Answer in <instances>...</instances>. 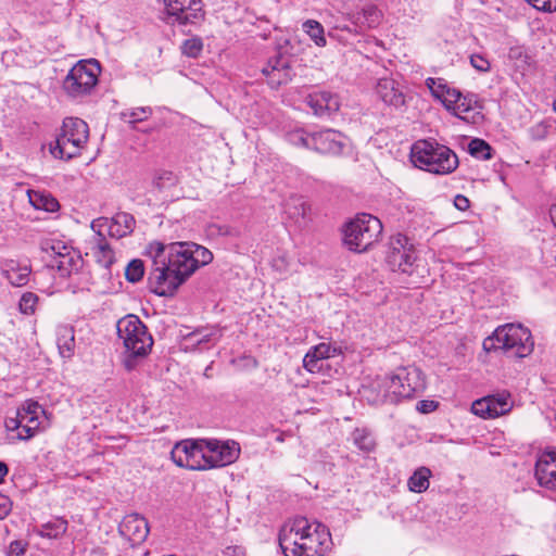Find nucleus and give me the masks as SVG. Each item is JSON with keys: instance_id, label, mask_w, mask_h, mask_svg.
Segmentation results:
<instances>
[{"instance_id": "50", "label": "nucleus", "mask_w": 556, "mask_h": 556, "mask_svg": "<svg viewBox=\"0 0 556 556\" xmlns=\"http://www.w3.org/2000/svg\"><path fill=\"white\" fill-rule=\"evenodd\" d=\"M470 64L479 72L485 73L490 70V62L481 54H472L470 56Z\"/></svg>"}, {"instance_id": "31", "label": "nucleus", "mask_w": 556, "mask_h": 556, "mask_svg": "<svg viewBox=\"0 0 556 556\" xmlns=\"http://www.w3.org/2000/svg\"><path fill=\"white\" fill-rule=\"evenodd\" d=\"M477 97L472 93L460 94L459 101L455 103V106L451 110L457 117L463 119L469 118V113L478 109Z\"/></svg>"}, {"instance_id": "40", "label": "nucleus", "mask_w": 556, "mask_h": 556, "mask_svg": "<svg viewBox=\"0 0 556 556\" xmlns=\"http://www.w3.org/2000/svg\"><path fill=\"white\" fill-rule=\"evenodd\" d=\"M41 249L52 257L51 261H59L61 255L70 251L72 247L59 240H46L41 243Z\"/></svg>"}, {"instance_id": "22", "label": "nucleus", "mask_w": 556, "mask_h": 556, "mask_svg": "<svg viewBox=\"0 0 556 556\" xmlns=\"http://www.w3.org/2000/svg\"><path fill=\"white\" fill-rule=\"evenodd\" d=\"M307 105L313 110L316 116H330L340 109L338 94L330 91H315L306 98Z\"/></svg>"}, {"instance_id": "46", "label": "nucleus", "mask_w": 556, "mask_h": 556, "mask_svg": "<svg viewBox=\"0 0 556 556\" xmlns=\"http://www.w3.org/2000/svg\"><path fill=\"white\" fill-rule=\"evenodd\" d=\"M462 92L451 86L448 88H445L444 96L441 97L440 101L443 103V105L451 111L457 101H459Z\"/></svg>"}, {"instance_id": "15", "label": "nucleus", "mask_w": 556, "mask_h": 556, "mask_svg": "<svg viewBox=\"0 0 556 556\" xmlns=\"http://www.w3.org/2000/svg\"><path fill=\"white\" fill-rule=\"evenodd\" d=\"M513 406L510 393L501 391L476 400L471 405V412L481 418L493 419L508 414Z\"/></svg>"}, {"instance_id": "1", "label": "nucleus", "mask_w": 556, "mask_h": 556, "mask_svg": "<svg viewBox=\"0 0 556 556\" xmlns=\"http://www.w3.org/2000/svg\"><path fill=\"white\" fill-rule=\"evenodd\" d=\"M147 255L152 260L149 287L160 296L173 295L200 266L213 260L208 249L193 242L153 241L147 248Z\"/></svg>"}, {"instance_id": "54", "label": "nucleus", "mask_w": 556, "mask_h": 556, "mask_svg": "<svg viewBox=\"0 0 556 556\" xmlns=\"http://www.w3.org/2000/svg\"><path fill=\"white\" fill-rule=\"evenodd\" d=\"M9 472V468L5 463L0 462V483L4 481L5 476Z\"/></svg>"}, {"instance_id": "5", "label": "nucleus", "mask_w": 556, "mask_h": 556, "mask_svg": "<svg viewBox=\"0 0 556 556\" xmlns=\"http://www.w3.org/2000/svg\"><path fill=\"white\" fill-rule=\"evenodd\" d=\"M412 163L426 172L446 175L458 166L457 155L446 146L432 140H418L410 149Z\"/></svg>"}, {"instance_id": "41", "label": "nucleus", "mask_w": 556, "mask_h": 556, "mask_svg": "<svg viewBox=\"0 0 556 556\" xmlns=\"http://www.w3.org/2000/svg\"><path fill=\"white\" fill-rule=\"evenodd\" d=\"M41 249L52 257L51 261H59L61 255L70 251L72 247L59 240H46L41 243Z\"/></svg>"}, {"instance_id": "43", "label": "nucleus", "mask_w": 556, "mask_h": 556, "mask_svg": "<svg viewBox=\"0 0 556 556\" xmlns=\"http://www.w3.org/2000/svg\"><path fill=\"white\" fill-rule=\"evenodd\" d=\"M144 275V265L141 260H132L125 269V277L129 282H138Z\"/></svg>"}, {"instance_id": "49", "label": "nucleus", "mask_w": 556, "mask_h": 556, "mask_svg": "<svg viewBox=\"0 0 556 556\" xmlns=\"http://www.w3.org/2000/svg\"><path fill=\"white\" fill-rule=\"evenodd\" d=\"M534 9L543 12L556 11V0H526Z\"/></svg>"}, {"instance_id": "17", "label": "nucleus", "mask_w": 556, "mask_h": 556, "mask_svg": "<svg viewBox=\"0 0 556 556\" xmlns=\"http://www.w3.org/2000/svg\"><path fill=\"white\" fill-rule=\"evenodd\" d=\"M262 74L267 78L271 87H278L287 84L292 78V68L290 58L281 53L270 58L267 64L262 68Z\"/></svg>"}, {"instance_id": "8", "label": "nucleus", "mask_w": 556, "mask_h": 556, "mask_svg": "<svg viewBox=\"0 0 556 556\" xmlns=\"http://www.w3.org/2000/svg\"><path fill=\"white\" fill-rule=\"evenodd\" d=\"M381 232V222L370 214L363 213L345 225L343 241L349 250L364 252L378 240Z\"/></svg>"}, {"instance_id": "4", "label": "nucleus", "mask_w": 556, "mask_h": 556, "mask_svg": "<svg viewBox=\"0 0 556 556\" xmlns=\"http://www.w3.org/2000/svg\"><path fill=\"white\" fill-rule=\"evenodd\" d=\"M116 328L125 348L123 365L127 371H131L151 352L153 338L140 318L132 314L121 318Z\"/></svg>"}, {"instance_id": "32", "label": "nucleus", "mask_w": 556, "mask_h": 556, "mask_svg": "<svg viewBox=\"0 0 556 556\" xmlns=\"http://www.w3.org/2000/svg\"><path fill=\"white\" fill-rule=\"evenodd\" d=\"M431 471L427 467L418 468L408 479V488L410 491L421 493L429 488V478Z\"/></svg>"}, {"instance_id": "42", "label": "nucleus", "mask_w": 556, "mask_h": 556, "mask_svg": "<svg viewBox=\"0 0 556 556\" xmlns=\"http://www.w3.org/2000/svg\"><path fill=\"white\" fill-rule=\"evenodd\" d=\"M39 302V296L34 292H24L18 302V309L24 315H34Z\"/></svg>"}, {"instance_id": "48", "label": "nucleus", "mask_w": 556, "mask_h": 556, "mask_svg": "<svg viewBox=\"0 0 556 556\" xmlns=\"http://www.w3.org/2000/svg\"><path fill=\"white\" fill-rule=\"evenodd\" d=\"M27 542L23 540L12 541L7 549V556H22L26 553Z\"/></svg>"}, {"instance_id": "30", "label": "nucleus", "mask_w": 556, "mask_h": 556, "mask_svg": "<svg viewBox=\"0 0 556 556\" xmlns=\"http://www.w3.org/2000/svg\"><path fill=\"white\" fill-rule=\"evenodd\" d=\"M355 24L361 30L365 28H375L381 21V12L372 4L365 5L355 16Z\"/></svg>"}, {"instance_id": "39", "label": "nucleus", "mask_w": 556, "mask_h": 556, "mask_svg": "<svg viewBox=\"0 0 556 556\" xmlns=\"http://www.w3.org/2000/svg\"><path fill=\"white\" fill-rule=\"evenodd\" d=\"M97 252L96 255L98 261L105 267H110L114 261V253L108 242L105 241L103 235L97 238Z\"/></svg>"}, {"instance_id": "14", "label": "nucleus", "mask_w": 556, "mask_h": 556, "mask_svg": "<svg viewBox=\"0 0 556 556\" xmlns=\"http://www.w3.org/2000/svg\"><path fill=\"white\" fill-rule=\"evenodd\" d=\"M240 445L236 441L205 439V470L235 463L240 456Z\"/></svg>"}, {"instance_id": "33", "label": "nucleus", "mask_w": 556, "mask_h": 556, "mask_svg": "<svg viewBox=\"0 0 556 556\" xmlns=\"http://www.w3.org/2000/svg\"><path fill=\"white\" fill-rule=\"evenodd\" d=\"M153 114L151 106H139L134 109H127L121 112V119L135 125L137 123L147 121Z\"/></svg>"}, {"instance_id": "56", "label": "nucleus", "mask_w": 556, "mask_h": 556, "mask_svg": "<svg viewBox=\"0 0 556 556\" xmlns=\"http://www.w3.org/2000/svg\"><path fill=\"white\" fill-rule=\"evenodd\" d=\"M224 233L228 236H236L237 231L233 229H226Z\"/></svg>"}, {"instance_id": "9", "label": "nucleus", "mask_w": 556, "mask_h": 556, "mask_svg": "<svg viewBox=\"0 0 556 556\" xmlns=\"http://www.w3.org/2000/svg\"><path fill=\"white\" fill-rule=\"evenodd\" d=\"M101 73L100 63L96 59L78 61L63 80V90L72 99L89 96L98 84Z\"/></svg>"}, {"instance_id": "10", "label": "nucleus", "mask_w": 556, "mask_h": 556, "mask_svg": "<svg viewBox=\"0 0 556 556\" xmlns=\"http://www.w3.org/2000/svg\"><path fill=\"white\" fill-rule=\"evenodd\" d=\"M88 137L89 127L85 121L78 117H66L56 137L55 147L51 148V153L60 159H73L80 153Z\"/></svg>"}, {"instance_id": "26", "label": "nucleus", "mask_w": 556, "mask_h": 556, "mask_svg": "<svg viewBox=\"0 0 556 556\" xmlns=\"http://www.w3.org/2000/svg\"><path fill=\"white\" fill-rule=\"evenodd\" d=\"M56 345L63 358H72L75 353V331L72 326L62 325L56 330Z\"/></svg>"}, {"instance_id": "6", "label": "nucleus", "mask_w": 556, "mask_h": 556, "mask_svg": "<svg viewBox=\"0 0 556 556\" xmlns=\"http://www.w3.org/2000/svg\"><path fill=\"white\" fill-rule=\"evenodd\" d=\"M386 262L391 270L408 275L409 283L419 286L424 282L425 266L406 236L399 233L390 239Z\"/></svg>"}, {"instance_id": "53", "label": "nucleus", "mask_w": 556, "mask_h": 556, "mask_svg": "<svg viewBox=\"0 0 556 556\" xmlns=\"http://www.w3.org/2000/svg\"><path fill=\"white\" fill-rule=\"evenodd\" d=\"M11 509V503L8 497L0 496V519L4 518Z\"/></svg>"}, {"instance_id": "47", "label": "nucleus", "mask_w": 556, "mask_h": 556, "mask_svg": "<svg viewBox=\"0 0 556 556\" xmlns=\"http://www.w3.org/2000/svg\"><path fill=\"white\" fill-rule=\"evenodd\" d=\"M174 182H175V177H174L173 173L167 172V170H164V172L157 174L153 178V186L159 190H163V189L174 185Z\"/></svg>"}, {"instance_id": "21", "label": "nucleus", "mask_w": 556, "mask_h": 556, "mask_svg": "<svg viewBox=\"0 0 556 556\" xmlns=\"http://www.w3.org/2000/svg\"><path fill=\"white\" fill-rule=\"evenodd\" d=\"M118 531L122 536L132 544H140L149 534L148 521L139 514H129L124 517Z\"/></svg>"}, {"instance_id": "19", "label": "nucleus", "mask_w": 556, "mask_h": 556, "mask_svg": "<svg viewBox=\"0 0 556 556\" xmlns=\"http://www.w3.org/2000/svg\"><path fill=\"white\" fill-rule=\"evenodd\" d=\"M345 146L344 136L332 129L312 132L311 150L323 154H340Z\"/></svg>"}, {"instance_id": "51", "label": "nucleus", "mask_w": 556, "mask_h": 556, "mask_svg": "<svg viewBox=\"0 0 556 556\" xmlns=\"http://www.w3.org/2000/svg\"><path fill=\"white\" fill-rule=\"evenodd\" d=\"M438 407V403L434 402V401H419L417 403V410L422 413V414H428V413H431L433 410H435Z\"/></svg>"}, {"instance_id": "44", "label": "nucleus", "mask_w": 556, "mask_h": 556, "mask_svg": "<svg viewBox=\"0 0 556 556\" xmlns=\"http://www.w3.org/2000/svg\"><path fill=\"white\" fill-rule=\"evenodd\" d=\"M426 86L429 88L431 94L440 100L442 96H444L445 88H448V84L443 78H432L429 77L426 79Z\"/></svg>"}, {"instance_id": "38", "label": "nucleus", "mask_w": 556, "mask_h": 556, "mask_svg": "<svg viewBox=\"0 0 556 556\" xmlns=\"http://www.w3.org/2000/svg\"><path fill=\"white\" fill-rule=\"evenodd\" d=\"M286 140L295 147L311 150L312 134L306 132L303 128H295L286 134Z\"/></svg>"}, {"instance_id": "29", "label": "nucleus", "mask_w": 556, "mask_h": 556, "mask_svg": "<svg viewBox=\"0 0 556 556\" xmlns=\"http://www.w3.org/2000/svg\"><path fill=\"white\" fill-rule=\"evenodd\" d=\"M81 262L80 255L72 248L59 261H51V267L58 268L62 276H68L79 269Z\"/></svg>"}, {"instance_id": "7", "label": "nucleus", "mask_w": 556, "mask_h": 556, "mask_svg": "<svg viewBox=\"0 0 556 556\" xmlns=\"http://www.w3.org/2000/svg\"><path fill=\"white\" fill-rule=\"evenodd\" d=\"M486 351L503 350L516 357L528 356L534 348L531 332L520 324H506L495 329L483 342Z\"/></svg>"}, {"instance_id": "28", "label": "nucleus", "mask_w": 556, "mask_h": 556, "mask_svg": "<svg viewBox=\"0 0 556 556\" xmlns=\"http://www.w3.org/2000/svg\"><path fill=\"white\" fill-rule=\"evenodd\" d=\"M27 194L29 203L36 210H42L49 213H54L60 210L59 201L45 190H28Z\"/></svg>"}, {"instance_id": "36", "label": "nucleus", "mask_w": 556, "mask_h": 556, "mask_svg": "<svg viewBox=\"0 0 556 556\" xmlns=\"http://www.w3.org/2000/svg\"><path fill=\"white\" fill-rule=\"evenodd\" d=\"M468 152L478 160H490L492 157L491 146L479 138L471 139L468 144Z\"/></svg>"}, {"instance_id": "2", "label": "nucleus", "mask_w": 556, "mask_h": 556, "mask_svg": "<svg viewBox=\"0 0 556 556\" xmlns=\"http://www.w3.org/2000/svg\"><path fill=\"white\" fill-rule=\"evenodd\" d=\"M331 544L328 528L305 517L290 520L279 532V545L286 556H325Z\"/></svg>"}, {"instance_id": "37", "label": "nucleus", "mask_w": 556, "mask_h": 556, "mask_svg": "<svg viewBox=\"0 0 556 556\" xmlns=\"http://www.w3.org/2000/svg\"><path fill=\"white\" fill-rule=\"evenodd\" d=\"M303 29L318 47L326 46L324 27L320 23L315 20H307L303 23Z\"/></svg>"}, {"instance_id": "3", "label": "nucleus", "mask_w": 556, "mask_h": 556, "mask_svg": "<svg viewBox=\"0 0 556 556\" xmlns=\"http://www.w3.org/2000/svg\"><path fill=\"white\" fill-rule=\"evenodd\" d=\"M426 381L421 370L415 366L400 367L391 375L377 377L364 387L363 396L374 405L397 404L424 392Z\"/></svg>"}, {"instance_id": "12", "label": "nucleus", "mask_w": 556, "mask_h": 556, "mask_svg": "<svg viewBox=\"0 0 556 556\" xmlns=\"http://www.w3.org/2000/svg\"><path fill=\"white\" fill-rule=\"evenodd\" d=\"M163 5L167 24L186 26L197 24L204 17L201 0H157Z\"/></svg>"}, {"instance_id": "35", "label": "nucleus", "mask_w": 556, "mask_h": 556, "mask_svg": "<svg viewBox=\"0 0 556 556\" xmlns=\"http://www.w3.org/2000/svg\"><path fill=\"white\" fill-rule=\"evenodd\" d=\"M311 211V206L302 198H292L286 205V212L290 217L305 219Z\"/></svg>"}, {"instance_id": "27", "label": "nucleus", "mask_w": 556, "mask_h": 556, "mask_svg": "<svg viewBox=\"0 0 556 556\" xmlns=\"http://www.w3.org/2000/svg\"><path fill=\"white\" fill-rule=\"evenodd\" d=\"M68 522L62 517H54L51 520L37 526L34 532L46 539H59L65 534Z\"/></svg>"}, {"instance_id": "20", "label": "nucleus", "mask_w": 556, "mask_h": 556, "mask_svg": "<svg viewBox=\"0 0 556 556\" xmlns=\"http://www.w3.org/2000/svg\"><path fill=\"white\" fill-rule=\"evenodd\" d=\"M534 476L542 488L556 490V452H544L539 456Z\"/></svg>"}, {"instance_id": "18", "label": "nucleus", "mask_w": 556, "mask_h": 556, "mask_svg": "<svg viewBox=\"0 0 556 556\" xmlns=\"http://www.w3.org/2000/svg\"><path fill=\"white\" fill-rule=\"evenodd\" d=\"M376 96L388 106L401 110L406 104V98L400 83L391 77L379 78L376 88Z\"/></svg>"}, {"instance_id": "11", "label": "nucleus", "mask_w": 556, "mask_h": 556, "mask_svg": "<svg viewBox=\"0 0 556 556\" xmlns=\"http://www.w3.org/2000/svg\"><path fill=\"white\" fill-rule=\"evenodd\" d=\"M45 409L38 402L25 401L15 413L14 417H7L4 426L8 431H18L17 439L29 440L39 430Z\"/></svg>"}, {"instance_id": "52", "label": "nucleus", "mask_w": 556, "mask_h": 556, "mask_svg": "<svg viewBox=\"0 0 556 556\" xmlns=\"http://www.w3.org/2000/svg\"><path fill=\"white\" fill-rule=\"evenodd\" d=\"M454 205L459 211H466L469 208V200L463 194H457L454 199Z\"/></svg>"}, {"instance_id": "13", "label": "nucleus", "mask_w": 556, "mask_h": 556, "mask_svg": "<svg viewBox=\"0 0 556 556\" xmlns=\"http://www.w3.org/2000/svg\"><path fill=\"white\" fill-rule=\"evenodd\" d=\"M170 458L179 467L205 470V439H188L176 443L172 448Z\"/></svg>"}, {"instance_id": "25", "label": "nucleus", "mask_w": 556, "mask_h": 556, "mask_svg": "<svg viewBox=\"0 0 556 556\" xmlns=\"http://www.w3.org/2000/svg\"><path fill=\"white\" fill-rule=\"evenodd\" d=\"M1 273L12 286L24 287L29 281L31 267L16 260H5L1 264Z\"/></svg>"}, {"instance_id": "34", "label": "nucleus", "mask_w": 556, "mask_h": 556, "mask_svg": "<svg viewBox=\"0 0 556 556\" xmlns=\"http://www.w3.org/2000/svg\"><path fill=\"white\" fill-rule=\"evenodd\" d=\"M354 444L363 452H371L375 448V439L366 429L356 428L352 433Z\"/></svg>"}, {"instance_id": "24", "label": "nucleus", "mask_w": 556, "mask_h": 556, "mask_svg": "<svg viewBox=\"0 0 556 556\" xmlns=\"http://www.w3.org/2000/svg\"><path fill=\"white\" fill-rule=\"evenodd\" d=\"M340 350L329 343H319L312 346L303 358V366L309 372H319L323 369V361L336 356Z\"/></svg>"}, {"instance_id": "16", "label": "nucleus", "mask_w": 556, "mask_h": 556, "mask_svg": "<svg viewBox=\"0 0 556 556\" xmlns=\"http://www.w3.org/2000/svg\"><path fill=\"white\" fill-rule=\"evenodd\" d=\"M136 220L134 216L126 212H118L112 218L101 217L91 223V228L98 232L99 236L103 231L112 238L121 239L134 231Z\"/></svg>"}, {"instance_id": "55", "label": "nucleus", "mask_w": 556, "mask_h": 556, "mask_svg": "<svg viewBox=\"0 0 556 556\" xmlns=\"http://www.w3.org/2000/svg\"><path fill=\"white\" fill-rule=\"evenodd\" d=\"M549 215H551V219H552L553 224L556 227V204L551 207Z\"/></svg>"}, {"instance_id": "23", "label": "nucleus", "mask_w": 556, "mask_h": 556, "mask_svg": "<svg viewBox=\"0 0 556 556\" xmlns=\"http://www.w3.org/2000/svg\"><path fill=\"white\" fill-rule=\"evenodd\" d=\"M220 337V329L216 326L198 328L197 330L184 336V350L195 351L207 349V343L215 344Z\"/></svg>"}, {"instance_id": "45", "label": "nucleus", "mask_w": 556, "mask_h": 556, "mask_svg": "<svg viewBox=\"0 0 556 556\" xmlns=\"http://www.w3.org/2000/svg\"><path fill=\"white\" fill-rule=\"evenodd\" d=\"M202 48L203 45L199 38L187 39L184 41L181 47L182 53L191 58L198 56L201 53Z\"/></svg>"}]
</instances>
